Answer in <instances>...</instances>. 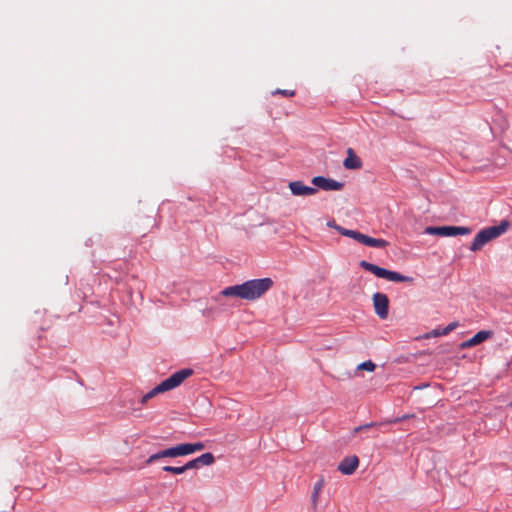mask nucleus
I'll use <instances>...</instances> for the list:
<instances>
[{"label": "nucleus", "mask_w": 512, "mask_h": 512, "mask_svg": "<svg viewBox=\"0 0 512 512\" xmlns=\"http://www.w3.org/2000/svg\"><path fill=\"white\" fill-rule=\"evenodd\" d=\"M273 285L270 278L248 280L239 285L224 288L215 298L219 301L223 297H236L247 301H254L262 297Z\"/></svg>", "instance_id": "1"}, {"label": "nucleus", "mask_w": 512, "mask_h": 512, "mask_svg": "<svg viewBox=\"0 0 512 512\" xmlns=\"http://www.w3.org/2000/svg\"><path fill=\"white\" fill-rule=\"evenodd\" d=\"M193 375V370L190 368H185L173 373L169 378L162 381L148 393H146L142 399L141 403L145 404L151 398L155 397L160 393H164L170 391L178 386H180L187 378Z\"/></svg>", "instance_id": "2"}, {"label": "nucleus", "mask_w": 512, "mask_h": 512, "mask_svg": "<svg viewBox=\"0 0 512 512\" xmlns=\"http://www.w3.org/2000/svg\"><path fill=\"white\" fill-rule=\"evenodd\" d=\"M508 226V222L503 221L498 226H491L482 229L474 237L470 250L473 252L481 250L485 244L502 235L507 230Z\"/></svg>", "instance_id": "3"}, {"label": "nucleus", "mask_w": 512, "mask_h": 512, "mask_svg": "<svg viewBox=\"0 0 512 512\" xmlns=\"http://www.w3.org/2000/svg\"><path fill=\"white\" fill-rule=\"evenodd\" d=\"M360 266L363 269H365L366 271H369L372 274H374L376 277L383 278V279H386L388 281L412 283L413 280H414L412 277L402 275V274H400V273H398L396 271L387 270L385 268L379 267V266H377L375 264H372L370 262H367L365 260H362L360 262Z\"/></svg>", "instance_id": "4"}, {"label": "nucleus", "mask_w": 512, "mask_h": 512, "mask_svg": "<svg viewBox=\"0 0 512 512\" xmlns=\"http://www.w3.org/2000/svg\"><path fill=\"white\" fill-rule=\"evenodd\" d=\"M335 229L341 235L350 237V238L358 241L359 243H362V244L370 246V247L384 248L388 245V242L384 239L372 238V237L362 234L356 230L346 229L341 226H335Z\"/></svg>", "instance_id": "5"}, {"label": "nucleus", "mask_w": 512, "mask_h": 512, "mask_svg": "<svg viewBox=\"0 0 512 512\" xmlns=\"http://www.w3.org/2000/svg\"><path fill=\"white\" fill-rule=\"evenodd\" d=\"M471 232V228L462 226H428L425 228L426 234L442 237L469 235Z\"/></svg>", "instance_id": "6"}, {"label": "nucleus", "mask_w": 512, "mask_h": 512, "mask_svg": "<svg viewBox=\"0 0 512 512\" xmlns=\"http://www.w3.org/2000/svg\"><path fill=\"white\" fill-rule=\"evenodd\" d=\"M375 313L380 319H386L389 313V299L386 294L376 292L372 296Z\"/></svg>", "instance_id": "7"}, {"label": "nucleus", "mask_w": 512, "mask_h": 512, "mask_svg": "<svg viewBox=\"0 0 512 512\" xmlns=\"http://www.w3.org/2000/svg\"><path fill=\"white\" fill-rule=\"evenodd\" d=\"M311 182L314 186L324 191H340L344 187L343 182H338L334 179L325 178L323 176H315L312 178Z\"/></svg>", "instance_id": "8"}, {"label": "nucleus", "mask_w": 512, "mask_h": 512, "mask_svg": "<svg viewBox=\"0 0 512 512\" xmlns=\"http://www.w3.org/2000/svg\"><path fill=\"white\" fill-rule=\"evenodd\" d=\"M359 466V459L357 456L352 455L345 457L338 465V470L344 475H351Z\"/></svg>", "instance_id": "9"}, {"label": "nucleus", "mask_w": 512, "mask_h": 512, "mask_svg": "<svg viewBox=\"0 0 512 512\" xmlns=\"http://www.w3.org/2000/svg\"><path fill=\"white\" fill-rule=\"evenodd\" d=\"M289 189L295 196H309L317 193V189L305 185L301 181H292L289 183Z\"/></svg>", "instance_id": "10"}, {"label": "nucleus", "mask_w": 512, "mask_h": 512, "mask_svg": "<svg viewBox=\"0 0 512 512\" xmlns=\"http://www.w3.org/2000/svg\"><path fill=\"white\" fill-rule=\"evenodd\" d=\"M493 335V332L490 330H481L477 332L472 338L468 339L467 341L461 343V348H469L476 346L485 340L491 338Z\"/></svg>", "instance_id": "11"}, {"label": "nucleus", "mask_w": 512, "mask_h": 512, "mask_svg": "<svg viewBox=\"0 0 512 512\" xmlns=\"http://www.w3.org/2000/svg\"><path fill=\"white\" fill-rule=\"evenodd\" d=\"M346 169H360L362 167L361 159L355 154L352 148H348L347 157L343 162Z\"/></svg>", "instance_id": "12"}, {"label": "nucleus", "mask_w": 512, "mask_h": 512, "mask_svg": "<svg viewBox=\"0 0 512 512\" xmlns=\"http://www.w3.org/2000/svg\"><path fill=\"white\" fill-rule=\"evenodd\" d=\"M325 485L324 479L320 478L318 481L314 484L312 495H311V501L313 508L315 509L319 500V496L321 491L323 490Z\"/></svg>", "instance_id": "13"}, {"label": "nucleus", "mask_w": 512, "mask_h": 512, "mask_svg": "<svg viewBox=\"0 0 512 512\" xmlns=\"http://www.w3.org/2000/svg\"><path fill=\"white\" fill-rule=\"evenodd\" d=\"M174 450H175L176 457L191 454L190 443H183V444L174 446Z\"/></svg>", "instance_id": "14"}, {"label": "nucleus", "mask_w": 512, "mask_h": 512, "mask_svg": "<svg viewBox=\"0 0 512 512\" xmlns=\"http://www.w3.org/2000/svg\"><path fill=\"white\" fill-rule=\"evenodd\" d=\"M198 462L201 466H210L215 462V458L212 453L207 452L198 457Z\"/></svg>", "instance_id": "15"}, {"label": "nucleus", "mask_w": 512, "mask_h": 512, "mask_svg": "<svg viewBox=\"0 0 512 512\" xmlns=\"http://www.w3.org/2000/svg\"><path fill=\"white\" fill-rule=\"evenodd\" d=\"M358 370H365L368 372H373L376 369V364L371 360L362 362L357 367Z\"/></svg>", "instance_id": "16"}, {"label": "nucleus", "mask_w": 512, "mask_h": 512, "mask_svg": "<svg viewBox=\"0 0 512 512\" xmlns=\"http://www.w3.org/2000/svg\"><path fill=\"white\" fill-rule=\"evenodd\" d=\"M163 471L170 472L173 474H182L185 472L184 466L174 467V466H164Z\"/></svg>", "instance_id": "17"}, {"label": "nucleus", "mask_w": 512, "mask_h": 512, "mask_svg": "<svg viewBox=\"0 0 512 512\" xmlns=\"http://www.w3.org/2000/svg\"><path fill=\"white\" fill-rule=\"evenodd\" d=\"M199 467H201V465H200V462H198V457L187 462L184 465L185 471L190 470V469H198Z\"/></svg>", "instance_id": "18"}, {"label": "nucleus", "mask_w": 512, "mask_h": 512, "mask_svg": "<svg viewBox=\"0 0 512 512\" xmlns=\"http://www.w3.org/2000/svg\"><path fill=\"white\" fill-rule=\"evenodd\" d=\"M273 94H280V95H283L285 97H292L295 95V91L294 90H287V89H276Z\"/></svg>", "instance_id": "19"}, {"label": "nucleus", "mask_w": 512, "mask_h": 512, "mask_svg": "<svg viewBox=\"0 0 512 512\" xmlns=\"http://www.w3.org/2000/svg\"><path fill=\"white\" fill-rule=\"evenodd\" d=\"M160 452H161L162 458H166V457L175 458L176 457L174 447L167 448Z\"/></svg>", "instance_id": "20"}, {"label": "nucleus", "mask_w": 512, "mask_h": 512, "mask_svg": "<svg viewBox=\"0 0 512 512\" xmlns=\"http://www.w3.org/2000/svg\"><path fill=\"white\" fill-rule=\"evenodd\" d=\"M458 326L457 322L450 323L441 333H435V335H447Z\"/></svg>", "instance_id": "21"}, {"label": "nucleus", "mask_w": 512, "mask_h": 512, "mask_svg": "<svg viewBox=\"0 0 512 512\" xmlns=\"http://www.w3.org/2000/svg\"><path fill=\"white\" fill-rule=\"evenodd\" d=\"M205 448L202 442L190 443L191 454L197 451H201Z\"/></svg>", "instance_id": "22"}, {"label": "nucleus", "mask_w": 512, "mask_h": 512, "mask_svg": "<svg viewBox=\"0 0 512 512\" xmlns=\"http://www.w3.org/2000/svg\"><path fill=\"white\" fill-rule=\"evenodd\" d=\"M161 458H162L161 452L159 451L155 454L150 455L149 458L146 460V464H148V465L152 464L153 462H155L156 460H159Z\"/></svg>", "instance_id": "23"}, {"label": "nucleus", "mask_w": 512, "mask_h": 512, "mask_svg": "<svg viewBox=\"0 0 512 512\" xmlns=\"http://www.w3.org/2000/svg\"><path fill=\"white\" fill-rule=\"evenodd\" d=\"M379 424L378 423H368V424H365L363 426H359V427H356L354 429V433H357L359 432L360 430H363V429H368L370 427H373V426H378Z\"/></svg>", "instance_id": "24"}, {"label": "nucleus", "mask_w": 512, "mask_h": 512, "mask_svg": "<svg viewBox=\"0 0 512 512\" xmlns=\"http://www.w3.org/2000/svg\"><path fill=\"white\" fill-rule=\"evenodd\" d=\"M409 417H410L409 415H404V416H402V417H397V418H394V419H392V420H389V421H387V423H388V424L398 423V422H400V421H403V420H405V419H408Z\"/></svg>", "instance_id": "25"}, {"label": "nucleus", "mask_w": 512, "mask_h": 512, "mask_svg": "<svg viewBox=\"0 0 512 512\" xmlns=\"http://www.w3.org/2000/svg\"><path fill=\"white\" fill-rule=\"evenodd\" d=\"M328 225H329V226H331V227H334V228H335V226H336V225H335V224H333V223H329Z\"/></svg>", "instance_id": "26"}, {"label": "nucleus", "mask_w": 512, "mask_h": 512, "mask_svg": "<svg viewBox=\"0 0 512 512\" xmlns=\"http://www.w3.org/2000/svg\"><path fill=\"white\" fill-rule=\"evenodd\" d=\"M509 406H511V407H512V401L509 403Z\"/></svg>", "instance_id": "27"}]
</instances>
